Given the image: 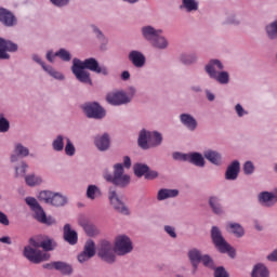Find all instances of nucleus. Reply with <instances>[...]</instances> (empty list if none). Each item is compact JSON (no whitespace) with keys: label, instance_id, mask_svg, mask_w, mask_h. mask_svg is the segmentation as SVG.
Wrapping results in <instances>:
<instances>
[{"label":"nucleus","instance_id":"obj_1","mask_svg":"<svg viewBox=\"0 0 277 277\" xmlns=\"http://www.w3.org/2000/svg\"><path fill=\"white\" fill-rule=\"evenodd\" d=\"M88 70L95 72L96 75L109 77V68L105 65H100L98 61L94 57L85 58L84 61L77 57L72 60L71 72L76 77L77 81L84 85H92V78Z\"/></svg>","mask_w":277,"mask_h":277},{"label":"nucleus","instance_id":"obj_27","mask_svg":"<svg viewBox=\"0 0 277 277\" xmlns=\"http://www.w3.org/2000/svg\"><path fill=\"white\" fill-rule=\"evenodd\" d=\"M203 157L209 161V163H212V166H222V154L217 150H205Z\"/></svg>","mask_w":277,"mask_h":277},{"label":"nucleus","instance_id":"obj_57","mask_svg":"<svg viewBox=\"0 0 277 277\" xmlns=\"http://www.w3.org/2000/svg\"><path fill=\"white\" fill-rule=\"evenodd\" d=\"M32 211L35 213V219L37 220V222H42V220L47 216V213L44 212V209L41 208V206L35 208V210Z\"/></svg>","mask_w":277,"mask_h":277},{"label":"nucleus","instance_id":"obj_20","mask_svg":"<svg viewBox=\"0 0 277 277\" xmlns=\"http://www.w3.org/2000/svg\"><path fill=\"white\" fill-rule=\"evenodd\" d=\"M180 122L187 129V131L194 132L196 129H198V120L194 115L189 113H182L180 116Z\"/></svg>","mask_w":277,"mask_h":277},{"label":"nucleus","instance_id":"obj_54","mask_svg":"<svg viewBox=\"0 0 277 277\" xmlns=\"http://www.w3.org/2000/svg\"><path fill=\"white\" fill-rule=\"evenodd\" d=\"M163 230L171 239H176V237H179L176 234V227L172 225H164Z\"/></svg>","mask_w":277,"mask_h":277},{"label":"nucleus","instance_id":"obj_4","mask_svg":"<svg viewBox=\"0 0 277 277\" xmlns=\"http://www.w3.org/2000/svg\"><path fill=\"white\" fill-rule=\"evenodd\" d=\"M113 168V174H104L105 181H107V183H113L116 187H129V185H131V175L124 173V167L122 163H116Z\"/></svg>","mask_w":277,"mask_h":277},{"label":"nucleus","instance_id":"obj_30","mask_svg":"<svg viewBox=\"0 0 277 277\" xmlns=\"http://www.w3.org/2000/svg\"><path fill=\"white\" fill-rule=\"evenodd\" d=\"M176 196H179V189L161 188L158 190L157 200L162 202V200L176 198Z\"/></svg>","mask_w":277,"mask_h":277},{"label":"nucleus","instance_id":"obj_9","mask_svg":"<svg viewBox=\"0 0 277 277\" xmlns=\"http://www.w3.org/2000/svg\"><path fill=\"white\" fill-rule=\"evenodd\" d=\"M115 252L118 256H124L133 252V242L127 235H119L115 239Z\"/></svg>","mask_w":277,"mask_h":277},{"label":"nucleus","instance_id":"obj_63","mask_svg":"<svg viewBox=\"0 0 277 277\" xmlns=\"http://www.w3.org/2000/svg\"><path fill=\"white\" fill-rule=\"evenodd\" d=\"M92 259V255H89L87 252L82 251L80 254H78V261L79 263H85V261H90Z\"/></svg>","mask_w":277,"mask_h":277},{"label":"nucleus","instance_id":"obj_2","mask_svg":"<svg viewBox=\"0 0 277 277\" xmlns=\"http://www.w3.org/2000/svg\"><path fill=\"white\" fill-rule=\"evenodd\" d=\"M163 144V134L157 130L150 131L143 128L138 132L137 146L142 150H150V148H159Z\"/></svg>","mask_w":277,"mask_h":277},{"label":"nucleus","instance_id":"obj_47","mask_svg":"<svg viewBox=\"0 0 277 277\" xmlns=\"http://www.w3.org/2000/svg\"><path fill=\"white\" fill-rule=\"evenodd\" d=\"M97 194H101L98 186L91 184L87 187V198H89V200H96Z\"/></svg>","mask_w":277,"mask_h":277},{"label":"nucleus","instance_id":"obj_5","mask_svg":"<svg viewBox=\"0 0 277 277\" xmlns=\"http://www.w3.org/2000/svg\"><path fill=\"white\" fill-rule=\"evenodd\" d=\"M38 198L41 202H45V205H51L52 207H65L68 202L66 196L51 190H41Z\"/></svg>","mask_w":277,"mask_h":277},{"label":"nucleus","instance_id":"obj_48","mask_svg":"<svg viewBox=\"0 0 277 277\" xmlns=\"http://www.w3.org/2000/svg\"><path fill=\"white\" fill-rule=\"evenodd\" d=\"M55 55H57L62 62H70V60H72V54H70V51L64 48H61L58 51H56Z\"/></svg>","mask_w":277,"mask_h":277},{"label":"nucleus","instance_id":"obj_3","mask_svg":"<svg viewBox=\"0 0 277 277\" xmlns=\"http://www.w3.org/2000/svg\"><path fill=\"white\" fill-rule=\"evenodd\" d=\"M210 235L212 243L214 245V248L219 250V252H221L222 254H228L230 259H235V256H237L235 248H233V246H230V243L226 241V239L222 235V229H220V227L212 226Z\"/></svg>","mask_w":277,"mask_h":277},{"label":"nucleus","instance_id":"obj_19","mask_svg":"<svg viewBox=\"0 0 277 277\" xmlns=\"http://www.w3.org/2000/svg\"><path fill=\"white\" fill-rule=\"evenodd\" d=\"M206 75L212 79L217 71L224 70V63L217 58H211L203 67Z\"/></svg>","mask_w":277,"mask_h":277},{"label":"nucleus","instance_id":"obj_37","mask_svg":"<svg viewBox=\"0 0 277 277\" xmlns=\"http://www.w3.org/2000/svg\"><path fill=\"white\" fill-rule=\"evenodd\" d=\"M42 250L44 252H51L57 248V242L54 239L50 238L49 236H41V243Z\"/></svg>","mask_w":277,"mask_h":277},{"label":"nucleus","instance_id":"obj_28","mask_svg":"<svg viewBox=\"0 0 277 277\" xmlns=\"http://www.w3.org/2000/svg\"><path fill=\"white\" fill-rule=\"evenodd\" d=\"M226 230L227 233H230L232 235H234V237H237V239H241V237L246 235V229L243 228V226L235 222L227 223Z\"/></svg>","mask_w":277,"mask_h":277},{"label":"nucleus","instance_id":"obj_39","mask_svg":"<svg viewBox=\"0 0 277 277\" xmlns=\"http://www.w3.org/2000/svg\"><path fill=\"white\" fill-rule=\"evenodd\" d=\"M187 256L192 265H200L202 261V252L196 248L190 249L187 253Z\"/></svg>","mask_w":277,"mask_h":277},{"label":"nucleus","instance_id":"obj_62","mask_svg":"<svg viewBox=\"0 0 277 277\" xmlns=\"http://www.w3.org/2000/svg\"><path fill=\"white\" fill-rule=\"evenodd\" d=\"M0 224L2 226H10V219H8V214L0 210Z\"/></svg>","mask_w":277,"mask_h":277},{"label":"nucleus","instance_id":"obj_59","mask_svg":"<svg viewBox=\"0 0 277 277\" xmlns=\"http://www.w3.org/2000/svg\"><path fill=\"white\" fill-rule=\"evenodd\" d=\"M40 224H44L45 226H55V224H57V221L55 220V217L51 215L47 216L45 214V216L41 219Z\"/></svg>","mask_w":277,"mask_h":277},{"label":"nucleus","instance_id":"obj_13","mask_svg":"<svg viewBox=\"0 0 277 277\" xmlns=\"http://www.w3.org/2000/svg\"><path fill=\"white\" fill-rule=\"evenodd\" d=\"M106 101L109 105H113L114 107H120L122 105H129V102H127V97L124 96V91H111L107 93Z\"/></svg>","mask_w":277,"mask_h":277},{"label":"nucleus","instance_id":"obj_53","mask_svg":"<svg viewBox=\"0 0 277 277\" xmlns=\"http://www.w3.org/2000/svg\"><path fill=\"white\" fill-rule=\"evenodd\" d=\"M234 111L236 113L238 118H243L245 116H248L250 114L246 108H243L240 103L235 105Z\"/></svg>","mask_w":277,"mask_h":277},{"label":"nucleus","instance_id":"obj_25","mask_svg":"<svg viewBox=\"0 0 277 277\" xmlns=\"http://www.w3.org/2000/svg\"><path fill=\"white\" fill-rule=\"evenodd\" d=\"M200 9V2L198 0H181L180 10L187 14H194Z\"/></svg>","mask_w":277,"mask_h":277},{"label":"nucleus","instance_id":"obj_14","mask_svg":"<svg viewBox=\"0 0 277 277\" xmlns=\"http://www.w3.org/2000/svg\"><path fill=\"white\" fill-rule=\"evenodd\" d=\"M258 200L262 207L272 209V207H276L277 203V192H262L258 195Z\"/></svg>","mask_w":277,"mask_h":277},{"label":"nucleus","instance_id":"obj_21","mask_svg":"<svg viewBox=\"0 0 277 277\" xmlns=\"http://www.w3.org/2000/svg\"><path fill=\"white\" fill-rule=\"evenodd\" d=\"M63 238L69 246H77V242L79 241L77 230L72 229L68 223L63 227Z\"/></svg>","mask_w":277,"mask_h":277},{"label":"nucleus","instance_id":"obj_23","mask_svg":"<svg viewBox=\"0 0 277 277\" xmlns=\"http://www.w3.org/2000/svg\"><path fill=\"white\" fill-rule=\"evenodd\" d=\"M187 163L195 166L196 168H205L207 166V161L205 160V155L199 151H190L188 153Z\"/></svg>","mask_w":277,"mask_h":277},{"label":"nucleus","instance_id":"obj_7","mask_svg":"<svg viewBox=\"0 0 277 277\" xmlns=\"http://www.w3.org/2000/svg\"><path fill=\"white\" fill-rule=\"evenodd\" d=\"M82 110L87 118L103 120L107 116V110L98 102H87L82 105Z\"/></svg>","mask_w":277,"mask_h":277},{"label":"nucleus","instance_id":"obj_49","mask_svg":"<svg viewBox=\"0 0 277 277\" xmlns=\"http://www.w3.org/2000/svg\"><path fill=\"white\" fill-rule=\"evenodd\" d=\"M256 170V167H254V162L251 160L246 161L242 166V171L246 176H252L254 174V171Z\"/></svg>","mask_w":277,"mask_h":277},{"label":"nucleus","instance_id":"obj_45","mask_svg":"<svg viewBox=\"0 0 277 277\" xmlns=\"http://www.w3.org/2000/svg\"><path fill=\"white\" fill-rule=\"evenodd\" d=\"M83 252H85L91 258L96 254V243L94 242V240L89 239L85 241Z\"/></svg>","mask_w":277,"mask_h":277},{"label":"nucleus","instance_id":"obj_61","mask_svg":"<svg viewBox=\"0 0 277 277\" xmlns=\"http://www.w3.org/2000/svg\"><path fill=\"white\" fill-rule=\"evenodd\" d=\"M41 243H42V236H39L37 240L34 238L29 239L30 248H35L36 250H38V248H41L40 246Z\"/></svg>","mask_w":277,"mask_h":277},{"label":"nucleus","instance_id":"obj_16","mask_svg":"<svg viewBox=\"0 0 277 277\" xmlns=\"http://www.w3.org/2000/svg\"><path fill=\"white\" fill-rule=\"evenodd\" d=\"M128 60L134 68H144L146 66V55L140 50H131L128 53Z\"/></svg>","mask_w":277,"mask_h":277},{"label":"nucleus","instance_id":"obj_36","mask_svg":"<svg viewBox=\"0 0 277 277\" xmlns=\"http://www.w3.org/2000/svg\"><path fill=\"white\" fill-rule=\"evenodd\" d=\"M53 267L56 272H61L64 276H70L72 274V266L66 262L56 261L53 262Z\"/></svg>","mask_w":277,"mask_h":277},{"label":"nucleus","instance_id":"obj_31","mask_svg":"<svg viewBox=\"0 0 277 277\" xmlns=\"http://www.w3.org/2000/svg\"><path fill=\"white\" fill-rule=\"evenodd\" d=\"M179 60L184 66H194V64L198 63V54L196 52L182 53Z\"/></svg>","mask_w":277,"mask_h":277},{"label":"nucleus","instance_id":"obj_22","mask_svg":"<svg viewBox=\"0 0 277 277\" xmlns=\"http://www.w3.org/2000/svg\"><path fill=\"white\" fill-rule=\"evenodd\" d=\"M208 205L214 215H224V206H222V200L220 199V197L215 195L210 196L208 198Z\"/></svg>","mask_w":277,"mask_h":277},{"label":"nucleus","instance_id":"obj_18","mask_svg":"<svg viewBox=\"0 0 277 277\" xmlns=\"http://www.w3.org/2000/svg\"><path fill=\"white\" fill-rule=\"evenodd\" d=\"M241 172V162L233 160L225 170V181H237Z\"/></svg>","mask_w":277,"mask_h":277},{"label":"nucleus","instance_id":"obj_55","mask_svg":"<svg viewBox=\"0 0 277 277\" xmlns=\"http://www.w3.org/2000/svg\"><path fill=\"white\" fill-rule=\"evenodd\" d=\"M70 1L72 0H50V3L54 5V8H68L70 5Z\"/></svg>","mask_w":277,"mask_h":277},{"label":"nucleus","instance_id":"obj_40","mask_svg":"<svg viewBox=\"0 0 277 277\" xmlns=\"http://www.w3.org/2000/svg\"><path fill=\"white\" fill-rule=\"evenodd\" d=\"M28 168H29V164H27L25 160H22L17 164H15L13 168L15 179H23V176L27 174Z\"/></svg>","mask_w":277,"mask_h":277},{"label":"nucleus","instance_id":"obj_50","mask_svg":"<svg viewBox=\"0 0 277 277\" xmlns=\"http://www.w3.org/2000/svg\"><path fill=\"white\" fill-rule=\"evenodd\" d=\"M10 131V121L5 118L3 113L0 114V133H8Z\"/></svg>","mask_w":277,"mask_h":277},{"label":"nucleus","instance_id":"obj_33","mask_svg":"<svg viewBox=\"0 0 277 277\" xmlns=\"http://www.w3.org/2000/svg\"><path fill=\"white\" fill-rule=\"evenodd\" d=\"M211 79H213V81H216L219 85H228V83H230V72H228L227 70L221 69Z\"/></svg>","mask_w":277,"mask_h":277},{"label":"nucleus","instance_id":"obj_32","mask_svg":"<svg viewBox=\"0 0 277 277\" xmlns=\"http://www.w3.org/2000/svg\"><path fill=\"white\" fill-rule=\"evenodd\" d=\"M251 277H269V269L263 263H256L251 271Z\"/></svg>","mask_w":277,"mask_h":277},{"label":"nucleus","instance_id":"obj_44","mask_svg":"<svg viewBox=\"0 0 277 277\" xmlns=\"http://www.w3.org/2000/svg\"><path fill=\"white\" fill-rule=\"evenodd\" d=\"M25 182L29 187H36V185H42V177L36 174H29L25 176Z\"/></svg>","mask_w":277,"mask_h":277},{"label":"nucleus","instance_id":"obj_26","mask_svg":"<svg viewBox=\"0 0 277 277\" xmlns=\"http://www.w3.org/2000/svg\"><path fill=\"white\" fill-rule=\"evenodd\" d=\"M94 144L101 153H105L106 150H109L110 146V140L109 134L104 133L102 135L95 136Z\"/></svg>","mask_w":277,"mask_h":277},{"label":"nucleus","instance_id":"obj_51","mask_svg":"<svg viewBox=\"0 0 277 277\" xmlns=\"http://www.w3.org/2000/svg\"><path fill=\"white\" fill-rule=\"evenodd\" d=\"M201 263L205 267H208V269H215V262L212 258H210L209 254H205L201 256Z\"/></svg>","mask_w":277,"mask_h":277},{"label":"nucleus","instance_id":"obj_43","mask_svg":"<svg viewBox=\"0 0 277 277\" xmlns=\"http://www.w3.org/2000/svg\"><path fill=\"white\" fill-rule=\"evenodd\" d=\"M134 174L138 179H142V176H146V172L150 170V168L147 167V164L144 163H135L133 166Z\"/></svg>","mask_w":277,"mask_h":277},{"label":"nucleus","instance_id":"obj_34","mask_svg":"<svg viewBox=\"0 0 277 277\" xmlns=\"http://www.w3.org/2000/svg\"><path fill=\"white\" fill-rule=\"evenodd\" d=\"M0 50L4 51V53H16L18 51V44L0 37Z\"/></svg>","mask_w":277,"mask_h":277},{"label":"nucleus","instance_id":"obj_35","mask_svg":"<svg viewBox=\"0 0 277 277\" xmlns=\"http://www.w3.org/2000/svg\"><path fill=\"white\" fill-rule=\"evenodd\" d=\"M92 34L95 36L96 40H98L100 44H102V49H105L109 43V39L105 36L103 30L98 28L96 25H91Z\"/></svg>","mask_w":277,"mask_h":277},{"label":"nucleus","instance_id":"obj_41","mask_svg":"<svg viewBox=\"0 0 277 277\" xmlns=\"http://www.w3.org/2000/svg\"><path fill=\"white\" fill-rule=\"evenodd\" d=\"M64 135L63 134H58L56 135L53 141H52V149L54 150V153H62L64 151Z\"/></svg>","mask_w":277,"mask_h":277},{"label":"nucleus","instance_id":"obj_56","mask_svg":"<svg viewBox=\"0 0 277 277\" xmlns=\"http://www.w3.org/2000/svg\"><path fill=\"white\" fill-rule=\"evenodd\" d=\"M189 153H181V151H175L172 154V158L174 161H188Z\"/></svg>","mask_w":277,"mask_h":277},{"label":"nucleus","instance_id":"obj_12","mask_svg":"<svg viewBox=\"0 0 277 277\" xmlns=\"http://www.w3.org/2000/svg\"><path fill=\"white\" fill-rule=\"evenodd\" d=\"M31 153L29 151V147L25 146L21 142H16L13 145V150L10 155V161L11 163H18L21 159H26V157H29Z\"/></svg>","mask_w":277,"mask_h":277},{"label":"nucleus","instance_id":"obj_46","mask_svg":"<svg viewBox=\"0 0 277 277\" xmlns=\"http://www.w3.org/2000/svg\"><path fill=\"white\" fill-rule=\"evenodd\" d=\"M65 150V155L67 157H75L76 153H77V148L75 147V144L72 143V141L68 137H66V144L64 146Z\"/></svg>","mask_w":277,"mask_h":277},{"label":"nucleus","instance_id":"obj_15","mask_svg":"<svg viewBox=\"0 0 277 277\" xmlns=\"http://www.w3.org/2000/svg\"><path fill=\"white\" fill-rule=\"evenodd\" d=\"M0 23L4 27H16L18 25V17L12 11L0 6Z\"/></svg>","mask_w":277,"mask_h":277},{"label":"nucleus","instance_id":"obj_42","mask_svg":"<svg viewBox=\"0 0 277 277\" xmlns=\"http://www.w3.org/2000/svg\"><path fill=\"white\" fill-rule=\"evenodd\" d=\"M81 226L87 233L88 237H98V235H101V229H98V227H96L94 224L82 223Z\"/></svg>","mask_w":277,"mask_h":277},{"label":"nucleus","instance_id":"obj_64","mask_svg":"<svg viewBox=\"0 0 277 277\" xmlns=\"http://www.w3.org/2000/svg\"><path fill=\"white\" fill-rule=\"evenodd\" d=\"M159 176V172L157 171H147L145 174V179H147L148 181H153L155 179H157Z\"/></svg>","mask_w":277,"mask_h":277},{"label":"nucleus","instance_id":"obj_38","mask_svg":"<svg viewBox=\"0 0 277 277\" xmlns=\"http://www.w3.org/2000/svg\"><path fill=\"white\" fill-rule=\"evenodd\" d=\"M264 31L268 40H277V19L268 23L265 26Z\"/></svg>","mask_w":277,"mask_h":277},{"label":"nucleus","instance_id":"obj_60","mask_svg":"<svg viewBox=\"0 0 277 277\" xmlns=\"http://www.w3.org/2000/svg\"><path fill=\"white\" fill-rule=\"evenodd\" d=\"M214 269V277H228V272H226V268L224 266H217Z\"/></svg>","mask_w":277,"mask_h":277},{"label":"nucleus","instance_id":"obj_52","mask_svg":"<svg viewBox=\"0 0 277 277\" xmlns=\"http://www.w3.org/2000/svg\"><path fill=\"white\" fill-rule=\"evenodd\" d=\"M135 94H137V89H135V87H129L127 91H124V96L128 105L133 101V98H135Z\"/></svg>","mask_w":277,"mask_h":277},{"label":"nucleus","instance_id":"obj_29","mask_svg":"<svg viewBox=\"0 0 277 277\" xmlns=\"http://www.w3.org/2000/svg\"><path fill=\"white\" fill-rule=\"evenodd\" d=\"M243 23V19L239 17L235 11L226 12L224 25H234V27H239Z\"/></svg>","mask_w":277,"mask_h":277},{"label":"nucleus","instance_id":"obj_6","mask_svg":"<svg viewBox=\"0 0 277 277\" xmlns=\"http://www.w3.org/2000/svg\"><path fill=\"white\" fill-rule=\"evenodd\" d=\"M97 256L101 258L104 263L114 265L116 263V249L108 240H102L97 248Z\"/></svg>","mask_w":277,"mask_h":277},{"label":"nucleus","instance_id":"obj_11","mask_svg":"<svg viewBox=\"0 0 277 277\" xmlns=\"http://www.w3.org/2000/svg\"><path fill=\"white\" fill-rule=\"evenodd\" d=\"M108 200L118 213H121L122 215H130L131 212L129 211V208L124 202H122V200H120V197L114 187L108 189Z\"/></svg>","mask_w":277,"mask_h":277},{"label":"nucleus","instance_id":"obj_17","mask_svg":"<svg viewBox=\"0 0 277 277\" xmlns=\"http://www.w3.org/2000/svg\"><path fill=\"white\" fill-rule=\"evenodd\" d=\"M159 34H163L162 29L155 28L153 25H145L141 28V36L145 42L149 44L156 39Z\"/></svg>","mask_w":277,"mask_h":277},{"label":"nucleus","instance_id":"obj_24","mask_svg":"<svg viewBox=\"0 0 277 277\" xmlns=\"http://www.w3.org/2000/svg\"><path fill=\"white\" fill-rule=\"evenodd\" d=\"M150 44L156 51H168L170 49V40L162 34H159Z\"/></svg>","mask_w":277,"mask_h":277},{"label":"nucleus","instance_id":"obj_8","mask_svg":"<svg viewBox=\"0 0 277 277\" xmlns=\"http://www.w3.org/2000/svg\"><path fill=\"white\" fill-rule=\"evenodd\" d=\"M31 60L32 62H35V64L41 66L42 70H44L52 79H55L56 81L66 80V76L62 71L55 69V67H53L52 65H49L45 62H43L42 56H40L39 54H31Z\"/></svg>","mask_w":277,"mask_h":277},{"label":"nucleus","instance_id":"obj_58","mask_svg":"<svg viewBox=\"0 0 277 277\" xmlns=\"http://www.w3.org/2000/svg\"><path fill=\"white\" fill-rule=\"evenodd\" d=\"M25 202H26V205H28V207H30L31 211H34L35 209H38V207H40V203L34 197H26Z\"/></svg>","mask_w":277,"mask_h":277},{"label":"nucleus","instance_id":"obj_10","mask_svg":"<svg viewBox=\"0 0 277 277\" xmlns=\"http://www.w3.org/2000/svg\"><path fill=\"white\" fill-rule=\"evenodd\" d=\"M24 256L30 263H42L44 261H49L50 256L49 253L42 252L40 249L32 248L31 246H26L24 248Z\"/></svg>","mask_w":277,"mask_h":277}]
</instances>
